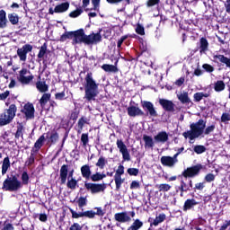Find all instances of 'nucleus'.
<instances>
[{"label": "nucleus", "mask_w": 230, "mask_h": 230, "mask_svg": "<svg viewBox=\"0 0 230 230\" xmlns=\"http://www.w3.org/2000/svg\"><path fill=\"white\" fill-rule=\"evenodd\" d=\"M66 39H72L73 44H80L84 42V44H98L102 41V35L100 33H92L90 35H85L84 30H78L75 31L66 32L61 36V40H66Z\"/></svg>", "instance_id": "nucleus-1"}, {"label": "nucleus", "mask_w": 230, "mask_h": 230, "mask_svg": "<svg viewBox=\"0 0 230 230\" xmlns=\"http://www.w3.org/2000/svg\"><path fill=\"white\" fill-rule=\"evenodd\" d=\"M190 130L183 132L182 136L185 139L189 138L190 141H193V139L200 137L203 134L206 136L211 134V132L215 130V125L206 128V121H204V119H199L198 122L190 124Z\"/></svg>", "instance_id": "nucleus-2"}, {"label": "nucleus", "mask_w": 230, "mask_h": 230, "mask_svg": "<svg viewBox=\"0 0 230 230\" xmlns=\"http://www.w3.org/2000/svg\"><path fill=\"white\" fill-rule=\"evenodd\" d=\"M84 99L88 102H94L96 100V96L100 94V91H98V84L93 78V74L88 73L84 78Z\"/></svg>", "instance_id": "nucleus-3"}, {"label": "nucleus", "mask_w": 230, "mask_h": 230, "mask_svg": "<svg viewBox=\"0 0 230 230\" xmlns=\"http://www.w3.org/2000/svg\"><path fill=\"white\" fill-rule=\"evenodd\" d=\"M17 112V107L15 104H11L9 109L5 110L0 114V127H4V125H10L15 118V113Z\"/></svg>", "instance_id": "nucleus-4"}, {"label": "nucleus", "mask_w": 230, "mask_h": 230, "mask_svg": "<svg viewBox=\"0 0 230 230\" xmlns=\"http://www.w3.org/2000/svg\"><path fill=\"white\" fill-rule=\"evenodd\" d=\"M3 190L5 191H18L22 188V182L17 179V176L7 177L3 183Z\"/></svg>", "instance_id": "nucleus-5"}, {"label": "nucleus", "mask_w": 230, "mask_h": 230, "mask_svg": "<svg viewBox=\"0 0 230 230\" xmlns=\"http://www.w3.org/2000/svg\"><path fill=\"white\" fill-rule=\"evenodd\" d=\"M18 80L19 82H21V84L28 85V84H30V82L33 80V75H31V72H30V70H28L27 68H22L19 72Z\"/></svg>", "instance_id": "nucleus-6"}, {"label": "nucleus", "mask_w": 230, "mask_h": 230, "mask_svg": "<svg viewBox=\"0 0 230 230\" xmlns=\"http://www.w3.org/2000/svg\"><path fill=\"white\" fill-rule=\"evenodd\" d=\"M86 190L91 191V193H102L105 191L107 185L105 183L98 184V183H85L84 184Z\"/></svg>", "instance_id": "nucleus-7"}, {"label": "nucleus", "mask_w": 230, "mask_h": 230, "mask_svg": "<svg viewBox=\"0 0 230 230\" xmlns=\"http://www.w3.org/2000/svg\"><path fill=\"white\" fill-rule=\"evenodd\" d=\"M33 49V47L30 44L24 45L22 48L17 49V55L22 62H26L28 53Z\"/></svg>", "instance_id": "nucleus-8"}, {"label": "nucleus", "mask_w": 230, "mask_h": 230, "mask_svg": "<svg viewBox=\"0 0 230 230\" xmlns=\"http://www.w3.org/2000/svg\"><path fill=\"white\" fill-rule=\"evenodd\" d=\"M117 146L120 154H122V157L124 161H130V153H128V149L127 148V146L125 145V143H123L122 140L118 139Z\"/></svg>", "instance_id": "nucleus-9"}, {"label": "nucleus", "mask_w": 230, "mask_h": 230, "mask_svg": "<svg viewBox=\"0 0 230 230\" xmlns=\"http://www.w3.org/2000/svg\"><path fill=\"white\" fill-rule=\"evenodd\" d=\"M201 168L202 165H194L192 167H189L182 172V175L183 177H195V175H199Z\"/></svg>", "instance_id": "nucleus-10"}, {"label": "nucleus", "mask_w": 230, "mask_h": 230, "mask_svg": "<svg viewBox=\"0 0 230 230\" xmlns=\"http://www.w3.org/2000/svg\"><path fill=\"white\" fill-rule=\"evenodd\" d=\"M142 107H143V109L147 111L149 115H151L153 117L157 116V111H155V108L154 107V104L152 102L144 101V102H142Z\"/></svg>", "instance_id": "nucleus-11"}, {"label": "nucleus", "mask_w": 230, "mask_h": 230, "mask_svg": "<svg viewBox=\"0 0 230 230\" xmlns=\"http://www.w3.org/2000/svg\"><path fill=\"white\" fill-rule=\"evenodd\" d=\"M128 114L131 118H136V116H143L145 112H143V111L139 109V107L132 105L128 107Z\"/></svg>", "instance_id": "nucleus-12"}, {"label": "nucleus", "mask_w": 230, "mask_h": 230, "mask_svg": "<svg viewBox=\"0 0 230 230\" xmlns=\"http://www.w3.org/2000/svg\"><path fill=\"white\" fill-rule=\"evenodd\" d=\"M159 103L160 105H162L164 111H168L169 112H172V111H174L175 105L172 101H168L166 99H160Z\"/></svg>", "instance_id": "nucleus-13"}, {"label": "nucleus", "mask_w": 230, "mask_h": 230, "mask_svg": "<svg viewBox=\"0 0 230 230\" xmlns=\"http://www.w3.org/2000/svg\"><path fill=\"white\" fill-rule=\"evenodd\" d=\"M23 112L29 119H31V118L35 115V108L33 107V104L27 103L24 105Z\"/></svg>", "instance_id": "nucleus-14"}, {"label": "nucleus", "mask_w": 230, "mask_h": 230, "mask_svg": "<svg viewBox=\"0 0 230 230\" xmlns=\"http://www.w3.org/2000/svg\"><path fill=\"white\" fill-rule=\"evenodd\" d=\"M161 164L164 166H168L169 168H173L177 163L172 156H162L161 157Z\"/></svg>", "instance_id": "nucleus-15"}, {"label": "nucleus", "mask_w": 230, "mask_h": 230, "mask_svg": "<svg viewBox=\"0 0 230 230\" xmlns=\"http://www.w3.org/2000/svg\"><path fill=\"white\" fill-rule=\"evenodd\" d=\"M69 170V166L64 164L61 166L60 168V176L59 179L61 181V184H66V181H67V172Z\"/></svg>", "instance_id": "nucleus-16"}, {"label": "nucleus", "mask_w": 230, "mask_h": 230, "mask_svg": "<svg viewBox=\"0 0 230 230\" xmlns=\"http://www.w3.org/2000/svg\"><path fill=\"white\" fill-rule=\"evenodd\" d=\"M114 218L117 222H121V223L130 222V217L128 214H127V212L117 213L115 214Z\"/></svg>", "instance_id": "nucleus-17"}, {"label": "nucleus", "mask_w": 230, "mask_h": 230, "mask_svg": "<svg viewBox=\"0 0 230 230\" xmlns=\"http://www.w3.org/2000/svg\"><path fill=\"white\" fill-rule=\"evenodd\" d=\"M176 96L181 103H190V102H191V100H190V96L188 95V92H178Z\"/></svg>", "instance_id": "nucleus-18"}, {"label": "nucleus", "mask_w": 230, "mask_h": 230, "mask_svg": "<svg viewBox=\"0 0 230 230\" xmlns=\"http://www.w3.org/2000/svg\"><path fill=\"white\" fill-rule=\"evenodd\" d=\"M155 143H166L168 141V133L166 131L159 132L156 136H155Z\"/></svg>", "instance_id": "nucleus-19"}, {"label": "nucleus", "mask_w": 230, "mask_h": 230, "mask_svg": "<svg viewBox=\"0 0 230 230\" xmlns=\"http://www.w3.org/2000/svg\"><path fill=\"white\" fill-rule=\"evenodd\" d=\"M69 10V3H63L55 7V13H64V12H67Z\"/></svg>", "instance_id": "nucleus-20"}, {"label": "nucleus", "mask_w": 230, "mask_h": 230, "mask_svg": "<svg viewBox=\"0 0 230 230\" xmlns=\"http://www.w3.org/2000/svg\"><path fill=\"white\" fill-rule=\"evenodd\" d=\"M81 173L84 179H91V167L88 164L81 167Z\"/></svg>", "instance_id": "nucleus-21"}, {"label": "nucleus", "mask_w": 230, "mask_h": 230, "mask_svg": "<svg viewBox=\"0 0 230 230\" xmlns=\"http://www.w3.org/2000/svg\"><path fill=\"white\" fill-rule=\"evenodd\" d=\"M84 125H89V119L85 117H82L81 119H79L77 122L78 134H81L82 130H84Z\"/></svg>", "instance_id": "nucleus-22"}, {"label": "nucleus", "mask_w": 230, "mask_h": 230, "mask_svg": "<svg viewBox=\"0 0 230 230\" xmlns=\"http://www.w3.org/2000/svg\"><path fill=\"white\" fill-rule=\"evenodd\" d=\"M8 168H10V157H5L2 164V175H5L6 172H8Z\"/></svg>", "instance_id": "nucleus-23"}, {"label": "nucleus", "mask_w": 230, "mask_h": 230, "mask_svg": "<svg viewBox=\"0 0 230 230\" xmlns=\"http://www.w3.org/2000/svg\"><path fill=\"white\" fill-rule=\"evenodd\" d=\"M143 140L145 141L146 148H153L154 147V138H152V137L145 135L143 137Z\"/></svg>", "instance_id": "nucleus-24"}, {"label": "nucleus", "mask_w": 230, "mask_h": 230, "mask_svg": "<svg viewBox=\"0 0 230 230\" xmlns=\"http://www.w3.org/2000/svg\"><path fill=\"white\" fill-rule=\"evenodd\" d=\"M164 220H166V215L160 214L154 219V221L151 223V226H155V227H156L158 224H162V222H164Z\"/></svg>", "instance_id": "nucleus-25"}, {"label": "nucleus", "mask_w": 230, "mask_h": 230, "mask_svg": "<svg viewBox=\"0 0 230 230\" xmlns=\"http://www.w3.org/2000/svg\"><path fill=\"white\" fill-rule=\"evenodd\" d=\"M198 204L195 199H187L184 203L183 209L184 211H188V209H191L193 206H197Z\"/></svg>", "instance_id": "nucleus-26"}, {"label": "nucleus", "mask_w": 230, "mask_h": 230, "mask_svg": "<svg viewBox=\"0 0 230 230\" xmlns=\"http://www.w3.org/2000/svg\"><path fill=\"white\" fill-rule=\"evenodd\" d=\"M6 12L4 10L0 11V28H6Z\"/></svg>", "instance_id": "nucleus-27"}, {"label": "nucleus", "mask_w": 230, "mask_h": 230, "mask_svg": "<svg viewBox=\"0 0 230 230\" xmlns=\"http://www.w3.org/2000/svg\"><path fill=\"white\" fill-rule=\"evenodd\" d=\"M114 181H115V184H116V190H117V191H119V190L121 189V184H123V182H125V179L121 178V176H119V175H115Z\"/></svg>", "instance_id": "nucleus-28"}, {"label": "nucleus", "mask_w": 230, "mask_h": 230, "mask_svg": "<svg viewBox=\"0 0 230 230\" xmlns=\"http://www.w3.org/2000/svg\"><path fill=\"white\" fill-rule=\"evenodd\" d=\"M211 93H196L194 94L195 102H200L203 98H209Z\"/></svg>", "instance_id": "nucleus-29"}, {"label": "nucleus", "mask_w": 230, "mask_h": 230, "mask_svg": "<svg viewBox=\"0 0 230 230\" xmlns=\"http://www.w3.org/2000/svg\"><path fill=\"white\" fill-rule=\"evenodd\" d=\"M102 69L106 73H117L118 67L114 65H102Z\"/></svg>", "instance_id": "nucleus-30"}, {"label": "nucleus", "mask_w": 230, "mask_h": 230, "mask_svg": "<svg viewBox=\"0 0 230 230\" xmlns=\"http://www.w3.org/2000/svg\"><path fill=\"white\" fill-rule=\"evenodd\" d=\"M36 87L40 91V93H46V91H48V84H46V82L44 81L37 82Z\"/></svg>", "instance_id": "nucleus-31"}, {"label": "nucleus", "mask_w": 230, "mask_h": 230, "mask_svg": "<svg viewBox=\"0 0 230 230\" xmlns=\"http://www.w3.org/2000/svg\"><path fill=\"white\" fill-rule=\"evenodd\" d=\"M44 141H46V137L42 135L34 144V148H36V151L40 150V148H42Z\"/></svg>", "instance_id": "nucleus-32"}, {"label": "nucleus", "mask_w": 230, "mask_h": 230, "mask_svg": "<svg viewBox=\"0 0 230 230\" xmlns=\"http://www.w3.org/2000/svg\"><path fill=\"white\" fill-rule=\"evenodd\" d=\"M76 184H78V181L75 178H68L66 186L70 190H75Z\"/></svg>", "instance_id": "nucleus-33"}, {"label": "nucleus", "mask_w": 230, "mask_h": 230, "mask_svg": "<svg viewBox=\"0 0 230 230\" xmlns=\"http://www.w3.org/2000/svg\"><path fill=\"white\" fill-rule=\"evenodd\" d=\"M105 164H107V160L105 159V157L101 156L95 164V166H98V168L103 170V168H105Z\"/></svg>", "instance_id": "nucleus-34"}, {"label": "nucleus", "mask_w": 230, "mask_h": 230, "mask_svg": "<svg viewBox=\"0 0 230 230\" xmlns=\"http://www.w3.org/2000/svg\"><path fill=\"white\" fill-rule=\"evenodd\" d=\"M50 98H51V94L44 93L40 100V103L41 107H44V105H46L47 102H49Z\"/></svg>", "instance_id": "nucleus-35"}, {"label": "nucleus", "mask_w": 230, "mask_h": 230, "mask_svg": "<svg viewBox=\"0 0 230 230\" xmlns=\"http://www.w3.org/2000/svg\"><path fill=\"white\" fill-rule=\"evenodd\" d=\"M226 89V84H224V81H217L215 84V91L217 93H220V91H224Z\"/></svg>", "instance_id": "nucleus-36"}, {"label": "nucleus", "mask_w": 230, "mask_h": 230, "mask_svg": "<svg viewBox=\"0 0 230 230\" xmlns=\"http://www.w3.org/2000/svg\"><path fill=\"white\" fill-rule=\"evenodd\" d=\"M8 19L13 24H17L19 22V15H17L16 13L8 14Z\"/></svg>", "instance_id": "nucleus-37"}, {"label": "nucleus", "mask_w": 230, "mask_h": 230, "mask_svg": "<svg viewBox=\"0 0 230 230\" xmlns=\"http://www.w3.org/2000/svg\"><path fill=\"white\" fill-rule=\"evenodd\" d=\"M208 46H209V43H208V40L205 38L200 39V51H206L208 49Z\"/></svg>", "instance_id": "nucleus-38"}, {"label": "nucleus", "mask_w": 230, "mask_h": 230, "mask_svg": "<svg viewBox=\"0 0 230 230\" xmlns=\"http://www.w3.org/2000/svg\"><path fill=\"white\" fill-rule=\"evenodd\" d=\"M171 188L172 186L166 183H163L158 186L159 191H170Z\"/></svg>", "instance_id": "nucleus-39"}, {"label": "nucleus", "mask_w": 230, "mask_h": 230, "mask_svg": "<svg viewBox=\"0 0 230 230\" xmlns=\"http://www.w3.org/2000/svg\"><path fill=\"white\" fill-rule=\"evenodd\" d=\"M83 12L84 11L82 9H77L75 11L71 12L69 13V17H72V18L79 17V15H82Z\"/></svg>", "instance_id": "nucleus-40"}, {"label": "nucleus", "mask_w": 230, "mask_h": 230, "mask_svg": "<svg viewBox=\"0 0 230 230\" xmlns=\"http://www.w3.org/2000/svg\"><path fill=\"white\" fill-rule=\"evenodd\" d=\"M194 152L196 154H204V152H206V146H194Z\"/></svg>", "instance_id": "nucleus-41"}, {"label": "nucleus", "mask_w": 230, "mask_h": 230, "mask_svg": "<svg viewBox=\"0 0 230 230\" xmlns=\"http://www.w3.org/2000/svg\"><path fill=\"white\" fill-rule=\"evenodd\" d=\"M131 226L135 228L136 230L141 229L143 227V222H141L139 219H137Z\"/></svg>", "instance_id": "nucleus-42"}, {"label": "nucleus", "mask_w": 230, "mask_h": 230, "mask_svg": "<svg viewBox=\"0 0 230 230\" xmlns=\"http://www.w3.org/2000/svg\"><path fill=\"white\" fill-rule=\"evenodd\" d=\"M92 181L93 182H98V181H102V173L100 172H96L95 174L90 176Z\"/></svg>", "instance_id": "nucleus-43"}, {"label": "nucleus", "mask_w": 230, "mask_h": 230, "mask_svg": "<svg viewBox=\"0 0 230 230\" xmlns=\"http://www.w3.org/2000/svg\"><path fill=\"white\" fill-rule=\"evenodd\" d=\"M84 216L86 218H94V217H96V212H94L93 210L84 211Z\"/></svg>", "instance_id": "nucleus-44"}, {"label": "nucleus", "mask_w": 230, "mask_h": 230, "mask_svg": "<svg viewBox=\"0 0 230 230\" xmlns=\"http://www.w3.org/2000/svg\"><path fill=\"white\" fill-rule=\"evenodd\" d=\"M70 212L72 213V218H82L84 217V212L77 213L76 211L71 209Z\"/></svg>", "instance_id": "nucleus-45"}, {"label": "nucleus", "mask_w": 230, "mask_h": 230, "mask_svg": "<svg viewBox=\"0 0 230 230\" xmlns=\"http://www.w3.org/2000/svg\"><path fill=\"white\" fill-rule=\"evenodd\" d=\"M22 184H28L29 181H30V176L28 175V172H23L22 174Z\"/></svg>", "instance_id": "nucleus-46"}, {"label": "nucleus", "mask_w": 230, "mask_h": 230, "mask_svg": "<svg viewBox=\"0 0 230 230\" xmlns=\"http://www.w3.org/2000/svg\"><path fill=\"white\" fill-rule=\"evenodd\" d=\"M77 204L79 208H84V206H87V199L84 197L79 198Z\"/></svg>", "instance_id": "nucleus-47"}, {"label": "nucleus", "mask_w": 230, "mask_h": 230, "mask_svg": "<svg viewBox=\"0 0 230 230\" xmlns=\"http://www.w3.org/2000/svg\"><path fill=\"white\" fill-rule=\"evenodd\" d=\"M35 163V155H33V153L31 154L29 159L26 161L25 164L26 166H31Z\"/></svg>", "instance_id": "nucleus-48"}, {"label": "nucleus", "mask_w": 230, "mask_h": 230, "mask_svg": "<svg viewBox=\"0 0 230 230\" xmlns=\"http://www.w3.org/2000/svg\"><path fill=\"white\" fill-rule=\"evenodd\" d=\"M81 141L84 146H87V144L89 143V135L83 134L81 136Z\"/></svg>", "instance_id": "nucleus-49"}, {"label": "nucleus", "mask_w": 230, "mask_h": 230, "mask_svg": "<svg viewBox=\"0 0 230 230\" xmlns=\"http://www.w3.org/2000/svg\"><path fill=\"white\" fill-rule=\"evenodd\" d=\"M124 173H125V167L123 165H119L115 175H119V177H121V175H123Z\"/></svg>", "instance_id": "nucleus-50"}, {"label": "nucleus", "mask_w": 230, "mask_h": 230, "mask_svg": "<svg viewBox=\"0 0 230 230\" xmlns=\"http://www.w3.org/2000/svg\"><path fill=\"white\" fill-rule=\"evenodd\" d=\"M22 130H23V127L20 124L17 128V131L15 134V137L17 139H19V137H22Z\"/></svg>", "instance_id": "nucleus-51"}, {"label": "nucleus", "mask_w": 230, "mask_h": 230, "mask_svg": "<svg viewBox=\"0 0 230 230\" xmlns=\"http://www.w3.org/2000/svg\"><path fill=\"white\" fill-rule=\"evenodd\" d=\"M136 32L138 35H145V27H143L141 24H137L136 28Z\"/></svg>", "instance_id": "nucleus-52"}, {"label": "nucleus", "mask_w": 230, "mask_h": 230, "mask_svg": "<svg viewBox=\"0 0 230 230\" xmlns=\"http://www.w3.org/2000/svg\"><path fill=\"white\" fill-rule=\"evenodd\" d=\"M47 48L46 46L40 47V52L38 54L39 58H44V55H46Z\"/></svg>", "instance_id": "nucleus-53"}, {"label": "nucleus", "mask_w": 230, "mask_h": 230, "mask_svg": "<svg viewBox=\"0 0 230 230\" xmlns=\"http://www.w3.org/2000/svg\"><path fill=\"white\" fill-rule=\"evenodd\" d=\"M159 3H161V0H148L146 3V6L150 8L152 6H155V4H159Z\"/></svg>", "instance_id": "nucleus-54"}, {"label": "nucleus", "mask_w": 230, "mask_h": 230, "mask_svg": "<svg viewBox=\"0 0 230 230\" xmlns=\"http://www.w3.org/2000/svg\"><path fill=\"white\" fill-rule=\"evenodd\" d=\"M221 121H222V123H227V121H230V114L223 113L221 116Z\"/></svg>", "instance_id": "nucleus-55"}, {"label": "nucleus", "mask_w": 230, "mask_h": 230, "mask_svg": "<svg viewBox=\"0 0 230 230\" xmlns=\"http://www.w3.org/2000/svg\"><path fill=\"white\" fill-rule=\"evenodd\" d=\"M128 173L129 175H134L136 177L139 173V169L129 168V169H128Z\"/></svg>", "instance_id": "nucleus-56"}, {"label": "nucleus", "mask_w": 230, "mask_h": 230, "mask_svg": "<svg viewBox=\"0 0 230 230\" xmlns=\"http://www.w3.org/2000/svg\"><path fill=\"white\" fill-rule=\"evenodd\" d=\"M203 69H205V71H207L208 73H213V71H215V68H213V66L211 65L208 64H204L202 66Z\"/></svg>", "instance_id": "nucleus-57"}, {"label": "nucleus", "mask_w": 230, "mask_h": 230, "mask_svg": "<svg viewBox=\"0 0 230 230\" xmlns=\"http://www.w3.org/2000/svg\"><path fill=\"white\" fill-rule=\"evenodd\" d=\"M140 184L139 181H133L130 184V190H138V188H140Z\"/></svg>", "instance_id": "nucleus-58"}, {"label": "nucleus", "mask_w": 230, "mask_h": 230, "mask_svg": "<svg viewBox=\"0 0 230 230\" xmlns=\"http://www.w3.org/2000/svg\"><path fill=\"white\" fill-rule=\"evenodd\" d=\"M205 180L207 182H213V181H215V175L213 173H208L206 175Z\"/></svg>", "instance_id": "nucleus-59"}, {"label": "nucleus", "mask_w": 230, "mask_h": 230, "mask_svg": "<svg viewBox=\"0 0 230 230\" xmlns=\"http://www.w3.org/2000/svg\"><path fill=\"white\" fill-rule=\"evenodd\" d=\"M69 230H82V227L80 226V224H78V223H74V224L70 226Z\"/></svg>", "instance_id": "nucleus-60"}, {"label": "nucleus", "mask_w": 230, "mask_h": 230, "mask_svg": "<svg viewBox=\"0 0 230 230\" xmlns=\"http://www.w3.org/2000/svg\"><path fill=\"white\" fill-rule=\"evenodd\" d=\"M100 1L101 0H92L93 10H98V8H100Z\"/></svg>", "instance_id": "nucleus-61"}, {"label": "nucleus", "mask_w": 230, "mask_h": 230, "mask_svg": "<svg viewBox=\"0 0 230 230\" xmlns=\"http://www.w3.org/2000/svg\"><path fill=\"white\" fill-rule=\"evenodd\" d=\"M50 141L51 143H57L58 141V134L54 133L50 136Z\"/></svg>", "instance_id": "nucleus-62"}, {"label": "nucleus", "mask_w": 230, "mask_h": 230, "mask_svg": "<svg viewBox=\"0 0 230 230\" xmlns=\"http://www.w3.org/2000/svg\"><path fill=\"white\" fill-rule=\"evenodd\" d=\"M229 226H230V220H226V221H225L223 226H221L219 230H226V229H227V227H229Z\"/></svg>", "instance_id": "nucleus-63"}, {"label": "nucleus", "mask_w": 230, "mask_h": 230, "mask_svg": "<svg viewBox=\"0 0 230 230\" xmlns=\"http://www.w3.org/2000/svg\"><path fill=\"white\" fill-rule=\"evenodd\" d=\"M225 8L227 12V13H230V0H226L225 3Z\"/></svg>", "instance_id": "nucleus-64"}]
</instances>
